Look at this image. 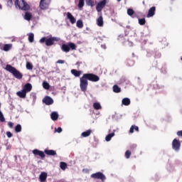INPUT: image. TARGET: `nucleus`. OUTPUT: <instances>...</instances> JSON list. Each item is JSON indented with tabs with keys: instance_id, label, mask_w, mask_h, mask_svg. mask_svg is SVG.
<instances>
[{
	"instance_id": "19",
	"label": "nucleus",
	"mask_w": 182,
	"mask_h": 182,
	"mask_svg": "<svg viewBox=\"0 0 182 182\" xmlns=\"http://www.w3.org/2000/svg\"><path fill=\"white\" fill-rule=\"evenodd\" d=\"M50 118L55 122V120H58L59 119V114L56 112H53L50 114Z\"/></svg>"
},
{
	"instance_id": "10",
	"label": "nucleus",
	"mask_w": 182,
	"mask_h": 182,
	"mask_svg": "<svg viewBox=\"0 0 182 182\" xmlns=\"http://www.w3.org/2000/svg\"><path fill=\"white\" fill-rule=\"evenodd\" d=\"M33 154H34V156H39L41 159H45V152L39 151V149H33Z\"/></svg>"
},
{
	"instance_id": "23",
	"label": "nucleus",
	"mask_w": 182,
	"mask_h": 182,
	"mask_svg": "<svg viewBox=\"0 0 182 182\" xmlns=\"http://www.w3.org/2000/svg\"><path fill=\"white\" fill-rule=\"evenodd\" d=\"M134 130H135V132H139V127H137L136 125H132V127H130V129H129V133H131V134L134 133Z\"/></svg>"
},
{
	"instance_id": "16",
	"label": "nucleus",
	"mask_w": 182,
	"mask_h": 182,
	"mask_svg": "<svg viewBox=\"0 0 182 182\" xmlns=\"http://www.w3.org/2000/svg\"><path fill=\"white\" fill-rule=\"evenodd\" d=\"M44 153L47 156H56V151L53 149H45Z\"/></svg>"
},
{
	"instance_id": "21",
	"label": "nucleus",
	"mask_w": 182,
	"mask_h": 182,
	"mask_svg": "<svg viewBox=\"0 0 182 182\" xmlns=\"http://www.w3.org/2000/svg\"><path fill=\"white\" fill-rule=\"evenodd\" d=\"M92 134V129H88L81 134L82 137H89Z\"/></svg>"
},
{
	"instance_id": "34",
	"label": "nucleus",
	"mask_w": 182,
	"mask_h": 182,
	"mask_svg": "<svg viewBox=\"0 0 182 182\" xmlns=\"http://www.w3.org/2000/svg\"><path fill=\"white\" fill-rule=\"evenodd\" d=\"M60 167L61 170H66L68 164L65 162H60Z\"/></svg>"
},
{
	"instance_id": "42",
	"label": "nucleus",
	"mask_w": 182,
	"mask_h": 182,
	"mask_svg": "<svg viewBox=\"0 0 182 182\" xmlns=\"http://www.w3.org/2000/svg\"><path fill=\"white\" fill-rule=\"evenodd\" d=\"M6 2H7V6H9L10 8H11L14 5V1H12V0H6Z\"/></svg>"
},
{
	"instance_id": "9",
	"label": "nucleus",
	"mask_w": 182,
	"mask_h": 182,
	"mask_svg": "<svg viewBox=\"0 0 182 182\" xmlns=\"http://www.w3.org/2000/svg\"><path fill=\"white\" fill-rule=\"evenodd\" d=\"M43 103H45L47 106H50V105H53V99L49 96H46L43 100Z\"/></svg>"
},
{
	"instance_id": "4",
	"label": "nucleus",
	"mask_w": 182,
	"mask_h": 182,
	"mask_svg": "<svg viewBox=\"0 0 182 182\" xmlns=\"http://www.w3.org/2000/svg\"><path fill=\"white\" fill-rule=\"evenodd\" d=\"M76 44L74 43H68V44H63L61 46V50L63 52H65V53H68V52H70L71 50H76Z\"/></svg>"
},
{
	"instance_id": "24",
	"label": "nucleus",
	"mask_w": 182,
	"mask_h": 182,
	"mask_svg": "<svg viewBox=\"0 0 182 182\" xmlns=\"http://www.w3.org/2000/svg\"><path fill=\"white\" fill-rule=\"evenodd\" d=\"M97 25L98 26H103V16H100L97 20Z\"/></svg>"
},
{
	"instance_id": "51",
	"label": "nucleus",
	"mask_w": 182,
	"mask_h": 182,
	"mask_svg": "<svg viewBox=\"0 0 182 182\" xmlns=\"http://www.w3.org/2000/svg\"><path fill=\"white\" fill-rule=\"evenodd\" d=\"M120 1H122V0H117L118 2H120Z\"/></svg>"
},
{
	"instance_id": "14",
	"label": "nucleus",
	"mask_w": 182,
	"mask_h": 182,
	"mask_svg": "<svg viewBox=\"0 0 182 182\" xmlns=\"http://www.w3.org/2000/svg\"><path fill=\"white\" fill-rule=\"evenodd\" d=\"M23 90L26 92V93H29V92H31V90H32V84L28 82L26 83L23 87Z\"/></svg>"
},
{
	"instance_id": "31",
	"label": "nucleus",
	"mask_w": 182,
	"mask_h": 182,
	"mask_svg": "<svg viewBox=\"0 0 182 182\" xmlns=\"http://www.w3.org/2000/svg\"><path fill=\"white\" fill-rule=\"evenodd\" d=\"M112 137H114V132H112L107 135V136L105 137L106 141H110V140H112Z\"/></svg>"
},
{
	"instance_id": "52",
	"label": "nucleus",
	"mask_w": 182,
	"mask_h": 182,
	"mask_svg": "<svg viewBox=\"0 0 182 182\" xmlns=\"http://www.w3.org/2000/svg\"><path fill=\"white\" fill-rule=\"evenodd\" d=\"M181 60H182V57L181 58Z\"/></svg>"
},
{
	"instance_id": "38",
	"label": "nucleus",
	"mask_w": 182,
	"mask_h": 182,
	"mask_svg": "<svg viewBox=\"0 0 182 182\" xmlns=\"http://www.w3.org/2000/svg\"><path fill=\"white\" fill-rule=\"evenodd\" d=\"M85 6V0H79L78 8H83Z\"/></svg>"
},
{
	"instance_id": "28",
	"label": "nucleus",
	"mask_w": 182,
	"mask_h": 182,
	"mask_svg": "<svg viewBox=\"0 0 182 182\" xmlns=\"http://www.w3.org/2000/svg\"><path fill=\"white\" fill-rule=\"evenodd\" d=\"M93 108L95 110H100V109H102V105H100V103H99V102H95L93 104Z\"/></svg>"
},
{
	"instance_id": "46",
	"label": "nucleus",
	"mask_w": 182,
	"mask_h": 182,
	"mask_svg": "<svg viewBox=\"0 0 182 182\" xmlns=\"http://www.w3.org/2000/svg\"><path fill=\"white\" fill-rule=\"evenodd\" d=\"M177 136H178L179 137H182V130L181 131H178L177 132Z\"/></svg>"
},
{
	"instance_id": "43",
	"label": "nucleus",
	"mask_w": 182,
	"mask_h": 182,
	"mask_svg": "<svg viewBox=\"0 0 182 182\" xmlns=\"http://www.w3.org/2000/svg\"><path fill=\"white\" fill-rule=\"evenodd\" d=\"M6 136H7V137H9V139H11V137H12L14 135L12 134V133L11 132H7Z\"/></svg>"
},
{
	"instance_id": "11",
	"label": "nucleus",
	"mask_w": 182,
	"mask_h": 182,
	"mask_svg": "<svg viewBox=\"0 0 182 182\" xmlns=\"http://www.w3.org/2000/svg\"><path fill=\"white\" fill-rule=\"evenodd\" d=\"M24 4H25V1L24 0H21L20 1H19V0H16L15 1L16 8H18L19 9H23Z\"/></svg>"
},
{
	"instance_id": "44",
	"label": "nucleus",
	"mask_w": 182,
	"mask_h": 182,
	"mask_svg": "<svg viewBox=\"0 0 182 182\" xmlns=\"http://www.w3.org/2000/svg\"><path fill=\"white\" fill-rule=\"evenodd\" d=\"M8 126L11 129H12V127H14V122H8Z\"/></svg>"
},
{
	"instance_id": "15",
	"label": "nucleus",
	"mask_w": 182,
	"mask_h": 182,
	"mask_svg": "<svg viewBox=\"0 0 182 182\" xmlns=\"http://www.w3.org/2000/svg\"><path fill=\"white\" fill-rule=\"evenodd\" d=\"M46 178H48V173L46 172H41L39 176V181L41 182H45L46 181Z\"/></svg>"
},
{
	"instance_id": "36",
	"label": "nucleus",
	"mask_w": 182,
	"mask_h": 182,
	"mask_svg": "<svg viewBox=\"0 0 182 182\" xmlns=\"http://www.w3.org/2000/svg\"><path fill=\"white\" fill-rule=\"evenodd\" d=\"M127 14L129 16H133V15H134V10H133L132 9H128Z\"/></svg>"
},
{
	"instance_id": "49",
	"label": "nucleus",
	"mask_w": 182,
	"mask_h": 182,
	"mask_svg": "<svg viewBox=\"0 0 182 182\" xmlns=\"http://www.w3.org/2000/svg\"><path fill=\"white\" fill-rule=\"evenodd\" d=\"M57 182H65V180L61 179V180L58 181Z\"/></svg>"
},
{
	"instance_id": "40",
	"label": "nucleus",
	"mask_w": 182,
	"mask_h": 182,
	"mask_svg": "<svg viewBox=\"0 0 182 182\" xmlns=\"http://www.w3.org/2000/svg\"><path fill=\"white\" fill-rule=\"evenodd\" d=\"M0 122H1V123H4V122H5V117H4V114L1 111H0Z\"/></svg>"
},
{
	"instance_id": "39",
	"label": "nucleus",
	"mask_w": 182,
	"mask_h": 182,
	"mask_svg": "<svg viewBox=\"0 0 182 182\" xmlns=\"http://www.w3.org/2000/svg\"><path fill=\"white\" fill-rule=\"evenodd\" d=\"M139 25H146V18H139Z\"/></svg>"
},
{
	"instance_id": "45",
	"label": "nucleus",
	"mask_w": 182,
	"mask_h": 182,
	"mask_svg": "<svg viewBox=\"0 0 182 182\" xmlns=\"http://www.w3.org/2000/svg\"><path fill=\"white\" fill-rule=\"evenodd\" d=\"M57 63H60V64H63V63H65V60H58V61H57Z\"/></svg>"
},
{
	"instance_id": "30",
	"label": "nucleus",
	"mask_w": 182,
	"mask_h": 182,
	"mask_svg": "<svg viewBox=\"0 0 182 182\" xmlns=\"http://www.w3.org/2000/svg\"><path fill=\"white\" fill-rule=\"evenodd\" d=\"M14 130L16 133H21V132H22V126H21V124H17L15 127Z\"/></svg>"
},
{
	"instance_id": "7",
	"label": "nucleus",
	"mask_w": 182,
	"mask_h": 182,
	"mask_svg": "<svg viewBox=\"0 0 182 182\" xmlns=\"http://www.w3.org/2000/svg\"><path fill=\"white\" fill-rule=\"evenodd\" d=\"M49 4H50V0H41L39 7L45 11L49 8Z\"/></svg>"
},
{
	"instance_id": "32",
	"label": "nucleus",
	"mask_w": 182,
	"mask_h": 182,
	"mask_svg": "<svg viewBox=\"0 0 182 182\" xmlns=\"http://www.w3.org/2000/svg\"><path fill=\"white\" fill-rule=\"evenodd\" d=\"M30 8L29 4L25 1L22 11H29Z\"/></svg>"
},
{
	"instance_id": "3",
	"label": "nucleus",
	"mask_w": 182,
	"mask_h": 182,
	"mask_svg": "<svg viewBox=\"0 0 182 182\" xmlns=\"http://www.w3.org/2000/svg\"><path fill=\"white\" fill-rule=\"evenodd\" d=\"M59 38L56 37H50L46 38V37H43L40 39V43H46V46H52L55 45V42H58Z\"/></svg>"
},
{
	"instance_id": "2",
	"label": "nucleus",
	"mask_w": 182,
	"mask_h": 182,
	"mask_svg": "<svg viewBox=\"0 0 182 182\" xmlns=\"http://www.w3.org/2000/svg\"><path fill=\"white\" fill-rule=\"evenodd\" d=\"M6 70H7V72H9L10 73L13 74V76H14V77H16V79H22V77H23V75H22V73H21V72H19L18 70H16V68H15L14 67H13L12 65L7 64L6 65Z\"/></svg>"
},
{
	"instance_id": "50",
	"label": "nucleus",
	"mask_w": 182,
	"mask_h": 182,
	"mask_svg": "<svg viewBox=\"0 0 182 182\" xmlns=\"http://www.w3.org/2000/svg\"><path fill=\"white\" fill-rule=\"evenodd\" d=\"M0 9H2V5L0 4Z\"/></svg>"
},
{
	"instance_id": "8",
	"label": "nucleus",
	"mask_w": 182,
	"mask_h": 182,
	"mask_svg": "<svg viewBox=\"0 0 182 182\" xmlns=\"http://www.w3.org/2000/svg\"><path fill=\"white\" fill-rule=\"evenodd\" d=\"M180 147H181V143H180V140L174 139L172 141V149L176 151H178V150H180Z\"/></svg>"
},
{
	"instance_id": "13",
	"label": "nucleus",
	"mask_w": 182,
	"mask_h": 182,
	"mask_svg": "<svg viewBox=\"0 0 182 182\" xmlns=\"http://www.w3.org/2000/svg\"><path fill=\"white\" fill-rule=\"evenodd\" d=\"M156 14V6H152L149 9L147 14V18H151V16H154Z\"/></svg>"
},
{
	"instance_id": "18",
	"label": "nucleus",
	"mask_w": 182,
	"mask_h": 182,
	"mask_svg": "<svg viewBox=\"0 0 182 182\" xmlns=\"http://www.w3.org/2000/svg\"><path fill=\"white\" fill-rule=\"evenodd\" d=\"M16 95L17 96H18V97H21V99H25V97H26V92L23 90L17 92Z\"/></svg>"
},
{
	"instance_id": "25",
	"label": "nucleus",
	"mask_w": 182,
	"mask_h": 182,
	"mask_svg": "<svg viewBox=\"0 0 182 182\" xmlns=\"http://www.w3.org/2000/svg\"><path fill=\"white\" fill-rule=\"evenodd\" d=\"M24 19H26V21H31V19H32V14L29 13V12H26L25 16H24Z\"/></svg>"
},
{
	"instance_id": "33",
	"label": "nucleus",
	"mask_w": 182,
	"mask_h": 182,
	"mask_svg": "<svg viewBox=\"0 0 182 182\" xmlns=\"http://www.w3.org/2000/svg\"><path fill=\"white\" fill-rule=\"evenodd\" d=\"M43 87L46 90H49V89L50 88V85L48 83V82H43Z\"/></svg>"
},
{
	"instance_id": "48",
	"label": "nucleus",
	"mask_w": 182,
	"mask_h": 182,
	"mask_svg": "<svg viewBox=\"0 0 182 182\" xmlns=\"http://www.w3.org/2000/svg\"><path fill=\"white\" fill-rule=\"evenodd\" d=\"M101 48H102V49H106V45L105 44L101 45Z\"/></svg>"
},
{
	"instance_id": "26",
	"label": "nucleus",
	"mask_w": 182,
	"mask_h": 182,
	"mask_svg": "<svg viewBox=\"0 0 182 182\" xmlns=\"http://www.w3.org/2000/svg\"><path fill=\"white\" fill-rule=\"evenodd\" d=\"M113 92H114V93H120L122 89L117 85H114L113 86Z\"/></svg>"
},
{
	"instance_id": "17",
	"label": "nucleus",
	"mask_w": 182,
	"mask_h": 182,
	"mask_svg": "<svg viewBox=\"0 0 182 182\" xmlns=\"http://www.w3.org/2000/svg\"><path fill=\"white\" fill-rule=\"evenodd\" d=\"M71 73L75 77H80V75H82V70H77L73 69V70H71Z\"/></svg>"
},
{
	"instance_id": "1",
	"label": "nucleus",
	"mask_w": 182,
	"mask_h": 182,
	"mask_svg": "<svg viewBox=\"0 0 182 182\" xmlns=\"http://www.w3.org/2000/svg\"><path fill=\"white\" fill-rule=\"evenodd\" d=\"M99 82L100 77L98 75L93 73H85L80 78V87L82 92H86L87 90V86H89V82Z\"/></svg>"
},
{
	"instance_id": "35",
	"label": "nucleus",
	"mask_w": 182,
	"mask_h": 182,
	"mask_svg": "<svg viewBox=\"0 0 182 182\" xmlns=\"http://www.w3.org/2000/svg\"><path fill=\"white\" fill-rule=\"evenodd\" d=\"M76 25L77 28H83V21L82 20H77Z\"/></svg>"
},
{
	"instance_id": "22",
	"label": "nucleus",
	"mask_w": 182,
	"mask_h": 182,
	"mask_svg": "<svg viewBox=\"0 0 182 182\" xmlns=\"http://www.w3.org/2000/svg\"><path fill=\"white\" fill-rule=\"evenodd\" d=\"M12 49V44H4L3 47V50L4 52H8L9 50H11Z\"/></svg>"
},
{
	"instance_id": "6",
	"label": "nucleus",
	"mask_w": 182,
	"mask_h": 182,
	"mask_svg": "<svg viewBox=\"0 0 182 182\" xmlns=\"http://www.w3.org/2000/svg\"><path fill=\"white\" fill-rule=\"evenodd\" d=\"M106 4H107V0H102L99 1L96 6V11L97 12H102L105 6H106Z\"/></svg>"
},
{
	"instance_id": "47",
	"label": "nucleus",
	"mask_w": 182,
	"mask_h": 182,
	"mask_svg": "<svg viewBox=\"0 0 182 182\" xmlns=\"http://www.w3.org/2000/svg\"><path fill=\"white\" fill-rule=\"evenodd\" d=\"M57 132H58V133H62V127H59L57 129Z\"/></svg>"
},
{
	"instance_id": "5",
	"label": "nucleus",
	"mask_w": 182,
	"mask_h": 182,
	"mask_svg": "<svg viewBox=\"0 0 182 182\" xmlns=\"http://www.w3.org/2000/svg\"><path fill=\"white\" fill-rule=\"evenodd\" d=\"M91 178H95L97 180H101L102 182L106 180V176L102 172H97L91 175Z\"/></svg>"
},
{
	"instance_id": "29",
	"label": "nucleus",
	"mask_w": 182,
	"mask_h": 182,
	"mask_svg": "<svg viewBox=\"0 0 182 182\" xmlns=\"http://www.w3.org/2000/svg\"><path fill=\"white\" fill-rule=\"evenodd\" d=\"M35 39V35L33 33L28 34V42L32 43Z\"/></svg>"
},
{
	"instance_id": "20",
	"label": "nucleus",
	"mask_w": 182,
	"mask_h": 182,
	"mask_svg": "<svg viewBox=\"0 0 182 182\" xmlns=\"http://www.w3.org/2000/svg\"><path fill=\"white\" fill-rule=\"evenodd\" d=\"M86 5L87 6H91V8H93L96 5V1L93 0H86Z\"/></svg>"
},
{
	"instance_id": "12",
	"label": "nucleus",
	"mask_w": 182,
	"mask_h": 182,
	"mask_svg": "<svg viewBox=\"0 0 182 182\" xmlns=\"http://www.w3.org/2000/svg\"><path fill=\"white\" fill-rule=\"evenodd\" d=\"M67 18L73 25L76 23V18L73 16V15H72L70 12L67 13Z\"/></svg>"
},
{
	"instance_id": "37",
	"label": "nucleus",
	"mask_w": 182,
	"mask_h": 182,
	"mask_svg": "<svg viewBox=\"0 0 182 182\" xmlns=\"http://www.w3.org/2000/svg\"><path fill=\"white\" fill-rule=\"evenodd\" d=\"M26 69H28V70H32L33 69V65H32L31 63L28 62L26 63Z\"/></svg>"
},
{
	"instance_id": "41",
	"label": "nucleus",
	"mask_w": 182,
	"mask_h": 182,
	"mask_svg": "<svg viewBox=\"0 0 182 182\" xmlns=\"http://www.w3.org/2000/svg\"><path fill=\"white\" fill-rule=\"evenodd\" d=\"M130 156H132V151L127 150L125 152V157H126V159H130Z\"/></svg>"
},
{
	"instance_id": "27",
	"label": "nucleus",
	"mask_w": 182,
	"mask_h": 182,
	"mask_svg": "<svg viewBox=\"0 0 182 182\" xmlns=\"http://www.w3.org/2000/svg\"><path fill=\"white\" fill-rule=\"evenodd\" d=\"M122 103L124 105V106H129L130 105V99L124 98L122 101Z\"/></svg>"
}]
</instances>
